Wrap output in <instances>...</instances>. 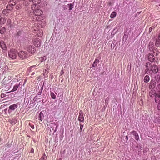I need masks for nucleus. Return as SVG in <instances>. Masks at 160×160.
I'll return each mask as SVG.
<instances>
[{"label": "nucleus", "mask_w": 160, "mask_h": 160, "mask_svg": "<svg viewBox=\"0 0 160 160\" xmlns=\"http://www.w3.org/2000/svg\"><path fill=\"white\" fill-rule=\"evenodd\" d=\"M20 58L22 59H25L28 57V53L25 51H20L18 53Z\"/></svg>", "instance_id": "f03ea898"}, {"label": "nucleus", "mask_w": 160, "mask_h": 160, "mask_svg": "<svg viewBox=\"0 0 160 160\" xmlns=\"http://www.w3.org/2000/svg\"><path fill=\"white\" fill-rule=\"evenodd\" d=\"M27 50L28 52L31 54H34L36 52V48L32 45H29L28 46Z\"/></svg>", "instance_id": "20e7f679"}, {"label": "nucleus", "mask_w": 160, "mask_h": 160, "mask_svg": "<svg viewBox=\"0 0 160 160\" xmlns=\"http://www.w3.org/2000/svg\"><path fill=\"white\" fill-rule=\"evenodd\" d=\"M16 4L15 2L13 0H10L9 2V4L10 6H12V7L15 5Z\"/></svg>", "instance_id": "5701e85b"}, {"label": "nucleus", "mask_w": 160, "mask_h": 160, "mask_svg": "<svg viewBox=\"0 0 160 160\" xmlns=\"http://www.w3.org/2000/svg\"><path fill=\"white\" fill-rule=\"evenodd\" d=\"M64 73V72L63 71V69H62L60 72V75H62Z\"/></svg>", "instance_id": "37998d69"}, {"label": "nucleus", "mask_w": 160, "mask_h": 160, "mask_svg": "<svg viewBox=\"0 0 160 160\" xmlns=\"http://www.w3.org/2000/svg\"><path fill=\"white\" fill-rule=\"evenodd\" d=\"M150 80L149 77L148 75L146 76L144 78V81L145 82H148Z\"/></svg>", "instance_id": "4be33fe9"}, {"label": "nucleus", "mask_w": 160, "mask_h": 160, "mask_svg": "<svg viewBox=\"0 0 160 160\" xmlns=\"http://www.w3.org/2000/svg\"><path fill=\"white\" fill-rule=\"evenodd\" d=\"M155 45L157 47L160 46V34L159 35L158 38L156 40Z\"/></svg>", "instance_id": "4468645a"}, {"label": "nucleus", "mask_w": 160, "mask_h": 160, "mask_svg": "<svg viewBox=\"0 0 160 160\" xmlns=\"http://www.w3.org/2000/svg\"><path fill=\"white\" fill-rule=\"evenodd\" d=\"M34 152V149L33 148H32L31 151H30V152L31 153H33Z\"/></svg>", "instance_id": "49530a36"}, {"label": "nucleus", "mask_w": 160, "mask_h": 160, "mask_svg": "<svg viewBox=\"0 0 160 160\" xmlns=\"http://www.w3.org/2000/svg\"><path fill=\"white\" fill-rule=\"evenodd\" d=\"M125 139L126 141H127L128 139V136L127 135L125 136Z\"/></svg>", "instance_id": "09e8293b"}, {"label": "nucleus", "mask_w": 160, "mask_h": 160, "mask_svg": "<svg viewBox=\"0 0 160 160\" xmlns=\"http://www.w3.org/2000/svg\"><path fill=\"white\" fill-rule=\"evenodd\" d=\"M17 52L16 50L14 49H11L8 52L9 57L12 59H15L17 57Z\"/></svg>", "instance_id": "f257e3e1"}, {"label": "nucleus", "mask_w": 160, "mask_h": 160, "mask_svg": "<svg viewBox=\"0 0 160 160\" xmlns=\"http://www.w3.org/2000/svg\"><path fill=\"white\" fill-rule=\"evenodd\" d=\"M47 159V157L45 154H44L43 155L41 158L39 160H46Z\"/></svg>", "instance_id": "2f4dec72"}, {"label": "nucleus", "mask_w": 160, "mask_h": 160, "mask_svg": "<svg viewBox=\"0 0 160 160\" xmlns=\"http://www.w3.org/2000/svg\"><path fill=\"white\" fill-rule=\"evenodd\" d=\"M23 4L25 6H27L29 5V3L28 2H25L23 3Z\"/></svg>", "instance_id": "ea45409f"}, {"label": "nucleus", "mask_w": 160, "mask_h": 160, "mask_svg": "<svg viewBox=\"0 0 160 160\" xmlns=\"http://www.w3.org/2000/svg\"><path fill=\"white\" fill-rule=\"evenodd\" d=\"M40 60L42 62L44 61H45L46 59V57H41L40 58Z\"/></svg>", "instance_id": "e433bc0d"}, {"label": "nucleus", "mask_w": 160, "mask_h": 160, "mask_svg": "<svg viewBox=\"0 0 160 160\" xmlns=\"http://www.w3.org/2000/svg\"><path fill=\"white\" fill-rule=\"evenodd\" d=\"M150 70L153 73H156L158 71V67L156 65H153L151 66Z\"/></svg>", "instance_id": "423d86ee"}, {"label": "nucleus", "mask_w": 160, "mask_h": 160, "mask_svg": "<svg viewBox=\"0 0 160 160\" xmlns=\"http://www.w3.org/2000/svg\"><path fill=\"white\" fill-rule=\"evenodd\" d=\"M50 95L52 98L55 99H56V95L54 94V93L53 92H51L50 93Z\"/></svg>", "instance_id": "7c9ffc66"}, {"label": "nucleus", "mask_w": 160, "mask_h": 160, "mask_svg": "<svg viewBox=\"0 0 160 160\" xmlns=\"http://www.w3.org/2000/svg\"><path fill=\"white\" fill-rule=\"evenodd\" d=\"M32 42L33 44L36 47H39L41 44V41L38 38L33 39L32 40Z\"/></svg>", "instance_id": "39448f33"}, {"label": "nucleus", "mask_w": 160, "mask_h": 160, "mask_svg": "<svg viewBox=\"0 0 160 160\" xmlns=\"http://www.w3.org/2000/svg\"><path fill=\"white\" fill-rule=\"evenodd\" d=\"M29 125L31 127L32 129H33L34 128V126L32 123H30Z\"/></svg>", "instance_id": "c9c22d12"}, {"label": "nucleus", "mask_w": 160, "mask_h": 160, "mask_svg": "<svg viewBox=\"0 0 160 160\" xmlns=\"http://www.w3.org/2000/svg\"><path fill=\"white\" fill-rule=\"evenodd\" d=\"M8 121L11 124L14 125L16 123L17 119L16 118H12L11 119H9Z\"/></svg>", "instance_id": "ddd939ff"}, {"label": "nucleus", "mask_w": 160, "mask_h": 160, "mask_svg": "<svg viewBox=\"0 0 160 160\" xmlns=\"http://www.w3.org/2000/svg\"><path fill=\"white\" fill-rule=\"evenodd\" d=\"M36 19L37 20H38V21H39V20H39V19H37V18H36Z\"/></svg>", "instance_id": "4d7b16f0"}, {"label": "nucleus", "mask_w": 160, "mask_h": 160, "mask_svg": "<svg viewBox=\"0 0 160 160\" xmlns=\"http://www.w3.org/2000/svg\"><path fill=\"white\" fill-rule=\"evenodd\" d=\"M6 11V10H3L2 12V13L3 14H5V11Z\"/></svg>", "instance_id": "5fc2aeb1"}, {"label": "nucleus", "mask_w": 160, "mask_h": 160, "mask_svg": "<svg viewBox=\"0 0 160 160\" xmlns=\"http://www.w3.org/2000/svg\"><path fill=\"white\" fill-rule=\"evenodd\" d=\"M0 44L1 47L2 49L3 50H5L6 49V48L5 44L4 43V42L3 41L1 42Z\"/></svg>", "instance_id": "412c9836"}, {"label": "nucleus", "mask_w": 160, "mask_h": 160, "mask_svg": "<svg viewBox=\"0 0 160 160\" xmlns=\"http://www.w3.org/2000/svg\"><path fill=\"white\" fill-rule=\"evenodd\" d=\"M1 98H2L4 97L5 96H4V94L3 93H2L1 94Z\"/></svg>", "instance_id": "de8ad7c7"}, {"label": "nucleus", "mask_w": 160, "mask_h": 160, "mask_svg": "<svg viewBox=\"0 0 160 160\" xmlns=\"http://www.w3.org/2000/svg\"><path fill=\"white\" fill-rule=\"evenodd\" d=\"M131 134H132L134 136L135 139L138 141L139 139V136L138 133L135 131H133L130 132Z\"/></svg>", "instance_id": "9b49d317"}, {"label": "nucleus", "mask_w": 160, "mask_h": 160, "mask_svg": "<svg viewBox=\"0 0 160 160\" xmlns=\"http://www.w3.org/2000/svg\"><path fill=\"white\" fill-rule=\"evenodd\" d=\"M6 19L4 17H2L0 18V24H4L6 22Z\"/></svg>", "instance_id": "2eb2a0df"}, {"label": "nucleus", "mask_w": 160, "mask_h": 160, "mask_svg": "<svg viewBox=\"0 0 160 160\" xmlns=\"http://www.w3.org/2000/svg\"><path fill=\"white\" fill-rule=\"evenodd\" d=\"M78 120L80 122H83L84 120V116L82 111L80 110L79 113V115L78 118Z\"/></svg>", "instance_id": "1a4fd4ad"}, {"label": "nucleus", "mask_w": 160, "mask_h": 160, "mask_svg": "<svg viewBox=\"0 0 160 160\" xmlns=\"http://www.w3.org/2000/svg\"><path fill=\"white\" fill-rule=\"evenodd\" d=\"M6 28L3 27L1 28L0 33L1 34H3L6 32Z\"/></svg>", "instance_id": "b1692460"}, {"label": "nucleus", "mask_w": 160, "mask_h": 160, "mask_svg": "<svg viewBox=\"0 0 160 160\" xmlns=\"http://www.w3.org/2000/svg\"><path fill=\"white\" fill-rule=\"evenodd\" d=\"M33 3H34L33 5H32L31 7L32 10L33 11L34 10V8H35V7L36 6V5H37L38 4H39V3H37V2H34Z\"/></svg>", "instance_id": "c756f323"}, {"label": "nucleus", "mask_w": 160, "mask_h": 160, "mask_svg": "<svg viewBox=\"0 0 160 160\" xmlns=\"http://www.w3.org/2000/svg\"><path fill=\"white\" fill-rule=\"evenodd\" d=\"M35 67V66H32L30 67V69H31L32 68Z\"/></svg>", "instance_id": "8fccbe9b"}, {"label": "nucleus", "mask_w": 160, "mask_h": 160, "mask_svg": "<svg viewBox=\"0 0 160 160\" xmlns=\"http://www.w3.org/2000/svg\"><path fill=\"white\" fill-rule=\"evenodd\" d=\"M21 8V6L20 5H17L16 6V8L17 9H20V8Z\"/></svg>", "instance_id": "4c0bfd02"}, {"label": "nucleus", "mask_w": 160, "mask_h": 160, "mask_svg": "<svg viewBox=\"0 0 160 160\" xmlns=\"http://www.w3.org/2000/svg\"><path fill=\"white\" fill-rule=\"evenodd\" d=\"M11 19H8L7 20L6 25L8 26L9 27H11Z\"/></svg>", "instance_id": "393cba45"}, {"label": "nucleus", "mask_w": 160, "mask_h": 160, "mask_svg": "<svg viewBox=\"0 0 160 160\" xmlns=\"http://www.w3.org/2000/svg\"><path fill=\"white\" fill-rule=\"evenodd\" d=\"M44 101V100L43 99H42V100H40L39 101V102H42V103L43 104L45 102Z\"/></svg>", "instance_id": "c03bdc74"}, {"label": "nucleus", "mask_w": 160, "mask_h": 160, "mask_svg": "<svg viewBox=\"0 0 160 160\" xmlns=\"http://www.w3.org/2000/svg\"><path fill=\"white\" fill-rule=\"evenodd\" d=\"M99 62V60L98 59H95L92 65V66L93 67H95L97 66L98 63Z\"/></svg>", "instance_id": "aec40b11"}, {"label": "nucleus", "mask_w": 160, "mask_h": 160, "mask_svg": "<svg viewBox=\"0 0 160 160\" xmlns=\"http://www.w3.org/2000/svg\"><path fill=\"white\" fill-rule=\"evenodd\" d=\"M157 89L158 91L160 92V83L157 85Z\"/></svg>", "instance_id": "58836bf2"}, {"label": "nucleus", "mask_w": 160, "mask_h": 160, "mask_svg": "<svg viewBox=\"0 0 160 160\" xmlns=\"http://www.w3.org/2000/svg\"><path fill=\"white\" fill-rule=\"evenodd\" d=\"M151 71L150 69H149V68H147L145 69V72L146 74H148Z\"/></svg>", "instance_id": "f704fd0d"}, {"label": "nucleus", "mask_w": 160, "mask_h": 160, "mask_svg": "<svg viewBox=\"0 0 160 160\" xmlns=\"http://www.w3.org/2000/svg\"><path fill=\"white\" fill-rule=\"evenodd\" d=\"M7 8L8 10H11L12 9V7L8 4L7 7Z\"/></svg>", "instance_id": "72a5a7b5"}, {"label": "nucleus", "mask_w": 160, "mask_h": 160, "mask_svg": "<svg viewBox=\"0 0 160 160\" xmlns=\"http://www.w3.org/2000/svg\"><path fill=\"white\" fill-rule=\"evenodd\" d=\"M20 85V83H17L13 86V88L12 90V91L14 92L17 90L18 88Z\"/></svg>", "instance_id": "dca6fc26"}, {"label": "nucleus", "mask_w": 160, "mask_h": 160, "mask_svg": "<svg viewBox=\"0 0 160 160\" xmlns=\"http://www.w3.org/2000/svg\"><path fill=\"white\" fill-rule=\"evenodd\" d=\"M148 59L151 62H153L154 60V56L152 53H149L148 54Z\"/></svg>", "instance_id": "9d476101"}, {"label": "nucleus", "mask_w": 160, "mask_h": 160, "mask_svg": "<svg viewBox=\"0 0 160 160\" xmlns=\"http://www.w3.org/2000/svg\"><path fill=\"white\" fill-rule=\"evenodd\" d=\"M37 35L39 37H41L42 35L43 32L41 29L38 30L37 32Z\"/></svg>", "instance_id": "a211bd4d"}, {"label": "nucleus", "mask_w": 160, "mask_h": 160, "mask_svg": "<svg viewBox=\"0 0 160 160\" xmlns=\"http://www.w3.org/2000/svg\"><path fill=\"white\" fill-rule=\"evenodd\" d=\"M42 91L39 90L38 92V95H40L42 93Z\"/></svg>", "instance_id": "a18cd8bd"}, {"label": "nucleus", "mask_w": 160, "mask_h": 160, "mask_svg": "<svg viewBox=\"0 0 160 160\" xmlns=\"http://www.w3.org/2000/svg\"><path fill=\"white\" fill-rule=\"evenodd\" d=\"M154 28V27H151V28H149V32H151L152 30V29Z\"/></svg>", "instance_id": "a19ab883"}, {"label": "nucleus", "mask_w": 160, "mask_h": 160, "mask_svg": "<svg viewBox=\"0 0 160 160\" xmlns=\"http://www.w3.org/2000/svg\"><path fill=\"white\" fill-rule=\"evenodd\" d=\"M116 13L115 12H113L111 14L110 17L111 18H113L116 16Z\"/></svg>", "instance_id": "cd10ccee"}, {"label": "nucleus", "mask_w": 160, "mask_h": 160, "mask_svg": "<svg viewBox=\"0 0 160 160\" xmlns=\"http://www.w3.org/2000/svg\"><path fill=\"white\" fill-rule=\"evenodd\" d=\"M124 38H126L127 37V35L126 34H124L123 36Z\"/></svg>", "instance_id": "864d4df0"}, {"label": "nucleus", "mask_w": 160, "mask_h": 160, "mask_svg": "<svg viewBox=\"0 0 160 160\" xmlns=\"http://www.w3.org/2000/svg\"><path fill=\"white\" fill-rule=\"evenodd\" d=\"M52 124L53 125V124ZM53 124L55 126V129L54 128L53 126H51L50 128V131L51 132L52 131L53 133H54L57 131L58 125H56L55 123H54Z\"/></svg>", "instance_id": "f8f14e48"}, {"label": "nucleus", "mask_w": 160, "mask_h": 160, "mask_svg": "<svg viewBox=\"0 0 160 160\" xmlns=\"http://www.w3.org/2000/svg\"><path fill=\"white\" fill-rule=\"evenodd\" d=\"M39 120L42 121L44 118V115L42 112H40L38 118Z\"/></svg>", "instance_id": "6ab92c4d"}, {"label": "nucleus", "mask_w": 160, "mask_h": 160, "mask_svg": "<svg viewBox=\"0 0 160 160\" xmlns=\"http://www.w3.org/2000/svg\"><path fill=\"white\" fill-rule=\"evenodd\" d=\"M151 63L149 62H147L146 64V67L147 68H151Z\"/></svg>", "instance_id": "473e14b6"}, {"label": "nucleus", "mask_w": 160, "mask_h": 160, "mask_svg": "<svg viewBox=\"0 0 160 160\" xmlns=\"http://www.w3.org/2000/svg\"><path fill=\"white\" fill-rule=\"evenodd\" d=\"M18 107L17 104H14L9 106V109L8 110V112L9 113H11L12 111L14 110Z\"/></svg>", "instance_id": "0eeeda50"}, {"label": "nucleus", "mask_w": 160, "mask_h": 160, "mask_svg": "<svg viewBox=\"0 0 160 160\" xmlns=\"http://www.w3.org/2000/svg\"><path fill=\"white\" fill-rule=\"evenodd\" d=\"M1 14L0 13V18H1Z\"/></svg>", "instance_id": "13d9d810"}, {"label": "nucleus", "mask_w": 160, "mask_h": 160, "mask_svg": "<svg viewBox=\"0 0 160 160\" xmlns=\"http://www.w3.org/2000/svg\"><path fill=\"white\" fill-rule=\"evenodd\" d=\"M68 7L69 8V10H71L73 8L74 5L72 3L68 4L67 5Z\"/></svg>", "instance_id": "bb28decb"}, {"label": "nucleus", "mask_w": 160, "mask_h": 160, "mask_svg": "<svg viewBox=\"0 0 160 160\" xmlns=\"http://www.w3.org/2000/svg\"><path fill=\"white\" fill-rule=\"evenodd\" d=\"M43 86H42L41 88V89L40 90V91H42V90H43Z\"/></svg>", "instance_id": "3c124183"}, {"label": "nucleus", "mask_w": 160, "mask_h": 160, "mask_svg": "<svg viewBox=\"0 0 160 160\" xmlns=\"http://www.w3.org/2000/svg\"><path fill=\"white\" fill-rule=\"evenodd\" d=\"M149 95L152 97H155V102L157 103L158 102V100L160 99V96H156V93L154 90L150 91L149 92Z\"/></svg>", "instance_id": "7ed1b4c3"}, {"label": "nucleus", "mask_w": 160, "mask_h": 160, "mask_svg": "<svg viewBox=\"0 0 160 160\" xmlns=\"http://www.w3.org/2000/svg\"><path fill=\"white\" fill-rule=\"evenodd\" d=\"M159 53V52H157L156 53V56H157L158 54Z\"/></svg>", "instance_id": "603ef678"}, {"label": "nucleus", "mask_w": 160, "mask_h": 160, "mask_svg": "<svg viewBox=\"0 0 160 160\" xmlns=\"http://www.w3.org/2000/svg\"><path fill=\"white\" fill-rule=\"evenodd\" d=\"M154 46V43L153 42H150L148 45V48L150 51H151Z\"/></svg>", "instance_id": "f3484780"}, {"label": "nucleus", "mask_w": 160, "mask_h": 160, "mask_svg": "<svg viewBox=\"0 0 160 160\" xmlns=\"http://www.w3.org/2000/svg\"><path fill=\"white\" fill-rule=\"evenodd\" d=\"M80 130H81V131H82L83 128V125H82L81 124H80Z\"/></svg>", "instance_id": "79ce46f5"}, {"label": "nucleus", "mask_w": 160, "mask_h": 160, "mask_svg": "<svg viewBox=\"0 0 160 160\" xmlns=\"http://www.w3.org/2000/svg\"><path fill=\"white\" fill-rule=\"evenodd\" d=\"M49 69L48 68H47V69H45L43 71V74L44 76H46L47 75L48 73L49 72Z\"/></svg>", "instance_id": "a878e982"}, {"label": "nucleus", "mask_w": 160, "mask_h": 160, "mask_svg": "<svg viewBox=\"0 0 160 160\" xmlns=\"http://www.w3.org/2000/svg\"><path fill=\"white\" fill-rule=\"evenodd\" d=\"M34 74H35V72H32V75H34Z\"/></svg>", "instance_id": "6e6d98bb"}, {"label": "nucleus", "mask_w": 160, "mask_h": 160, "mask_svg": "<svg viewBox=\"0 0 160 160\" xmlns=\"http://www.w3.org/2000/svg\"><path fill=\"white\" fill-rule=\"evenodd\" d=\"M30 2H32L33 3L34 2H37V3H40L41 2V0H29Z\"/></svg>", "instance_id": "c85d7f7f"}, {"label": "nucleus", "mask_w": 160, "mask_h": 160, "mask_svg": "<svg viewBox=\"0 0 160 160\" xmlns=\"http://www.w3.org/2000/svg\"><path fill=\"white\" fill-rule=\"evenodd\" d=\"M33 13L35 16H39L42 14V12L40 9L38 8L33 11Z\"/></svg>", "instance_id": "6e6552de"}]
</instances>
